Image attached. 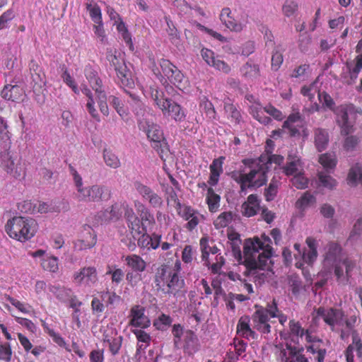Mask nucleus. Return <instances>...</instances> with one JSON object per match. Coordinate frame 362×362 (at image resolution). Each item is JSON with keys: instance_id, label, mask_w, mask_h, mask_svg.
I'll return each mask as SVG.
<instances>
[{"instance_id": "obj_12", "label": "nucleus", "mask_w": 362, "mask_h": 362, "mask_svg": "<svg viewBox=\"0 0 362 362\" xmlns=\"http://www.w3.org/2000/svg\"><path fill=\"white\" fill-rule=\"evenodd\" d=\"M134 187L142 198L147 201L153 208H161L163 205V198L148 186L140 182H136Z\"/></svg>"}, {"instance_id": "obj_52", "label": "nucleus", "mask_w": 362, "mask_h": 362, "mask_svg": "<svg viewBox=\"0 0 362 362\" xmlns=\"http://www.w3.org/2000/svg\"><path fill=\"white\" fill-rule=\"evenodd\" d=\"M165 18L168 25L166 31L170 40L173 43H177L180 37L179 32L174 25L173 21L168 17H165Z\"/></svg>"}, {"instance_id": "obj_17", "label": "nucleus", "mask_w": 362, "mask_h": 362, "mask_svg": "<svg viewBox=\"0 0 362 362\" xmlns=\"http://www.w3.org/2000/svg\"><path fill=\"white\" fill-rule=\"evenodd\" d=\"M337 115V122L341 127V133L348 135L352 132L353 125L349 120V108L345 105H340L335 110Z\"/></svg>"}, {"instance_id": "obj_36", "label": "nucleus", "mask_w": 362, "mask_h": 362, "mask_svg": "<svg viewBox=\"0 0 362 362\" xmlns=\"http://www.w3.org/2000/svg\"><path fill=\"white\" fill-rule=\"evenodd\" d=\"M96 243V235L89 232L86 238L78 240L75 243V247L79 250L93 247Z\"/></svg>"}, {"instance_id": "obj_40", "label": "nucleus", "mask_w": 362, "mask_h": 362, "mask_svg": "<svg viewBox=\"0 0 362 362\" xmlns=\"http://www.w3.org/2000/svg\"><path fill=\"white\" fill-rule=\"evenodd\" d=\"M151 95L160 109L165 108V103L170 100L165 98L163 92L157 87H151Z\"/></svg>"}, {"instance_id": "obj_46", "label": "nucleus", "mask_w": 362, "mask_h": 362, "mask_svg": "<svg viewBox=\"0 0 362 362\" xmlns=\"http://www.w3.org/2000/svg\"><path fill=\"white\" fill-rule=\"evenodd\" d=\"M43 269L51 272H56L58 269V259L55 257H43L41 262Z\"/></svg>"}, {"instance_id": "obj_22", "label": "nucleus", "mask_w": 362, "mask_h": 362, "mask_svg": "<svg viewBox=\"0 0 362 362\" xmlns=\"http://www.w3.org/2000/svg\"><path fill=\"white\" fill-rule=\"evenodd\" d=\"M303 165L300 158L296 155L289 153L287 158V163L283 167V171L286 175H294L303 171Z\"/></svg>"}, {"instance_id": "obj_27", "label": "nucleus", "mask_w": 362, "mask_h": 362, "mask_svg": "<svg viewBox=\"0 0 362 362\" xmlns=\"http://www.w3.org/2000/svg\"><path fill=\"white\" fill-rule=\"evenodd\" d=\"M124 261L127 266L132 271L143 272L147 267L146 262L138 255H129L125 257Z\"/></svg>"}, {"instance_id": "obj_34", "label": "nucleus", "mask_w": 362, "mask_h": 362, "mask_svg": "<svg viewBox=\"0 0 362 362\" xmlns=\"http://www.w3.org/2000/svg\"><path fill=\"white\" fill-rule=\"evenodd\" d=\"M169 269L165 265H161L157 269L155 274V284L158 291H160L163 293V288H165V284H166V279H168V274Z\"/></svg>"}, {"instance_id": "obj_31", "label": "nucleus", "mask_w": 362, "mask_h": 362, "mask_svg": "<svg viewBox=\"0 0 362 362\" xmlns=\"http://www.w3.org/2000/svg\"><path fill=\"white\" fill-rule=\"evenodd\" d=\"M250 320L248 317L245 316L240 317L237 325V333L245 338L255 339L256 337L255 332L251 329L249 325Z\"/></svg>"}, {"instance_id": "obj_63", "label": "nucleus", "mask_w": 362, "mask_h": 362, "mask_svg": "<svg viewBox=\"0 0 362 362\" xmlns=\"http://www.w3.org/2000/svg\"><path fill=\"white\" fill-rule=\"evenodd\" d=\"M137 244L138 246L141 248H147L150 249V242L151 241L150 238V235L146 233V230L141 233L140 235H138Z\"/></svg>"}, {"instance_id": "obj_24", "label": "nucleus", "mask_w": 362, "mask_h": 362, "mask_svg": "<svg viewBox=\"0 0 362 362\" xmlns=\"http://www.w3.org/2000/svg\"><path fill=\"white\" fill-rule=\"evenodd\" d=\"M225 160L224 156H220L213 160L209 166L211 175L208 181L211 186L216 185L219 180L221 174L223 173V164Z\"/></svg>"}, {"instance_id": "obj_29", "label": "nucleus", "mask_w": 362, "mask_h": 362, "mask_svg": "<svg viewBox=\"0 0 362 362\" xmlns=\"http://www.w3.org/2000/svg\"><path fill=\"white\" fill-rule=\"evenodd\" d=\"M199 347L200 344L197 335L191 330L187 331L185 336V351L189 355H192L199 349Z\"/></svg>"}, {"instance_id": "obj_28", "label": "nucleus", "mask_w": 362, "mask_h": 362, "mask_svg": "<svg viewBox=\"0 0 362 362\" xmlns=\"http://www.w3.org/2000/svg\"><path fill=\"white\" fill-rule=\"evenodd\" d=\"M340 265L343 269V276L337 278V281L343 283H348L352 276V272L356 268V263L353 259L345 256L340 261Z\"/></svg>"}, {"instance_id": "obj_2", "label": "nucleus", "mask_w": 362, "mask_h": 362, "mask_svg": "<svg viewBox=\"0 0 362 362\" xmlns=\"http://www.w3.org/2000/svg\"><path fill=\"white\" fill-rule=\"evenodd\" d=\"M264 159L259 157L257 161H252L251 170L248 173H235L232 177L240 185V191L245 192L247 189L259 187L267 182V173L269 168L264 164Z\"/></svg>"}, {"instance_id": "obj_64", "label": "nucleus", "mask_w": 362, "mask_h": 362, "mask_svg": "<svg viewBox=\"0 0 362 362\" xmlns=\"http://www.w3.org/2000/svg\"><path fill=\"white\" fill-rule=\"evenodd\" d=\"M320 212L326 218H332L334 214V208L329 204H324L320 208Z\"/></svg>"}, {"instance_id": "obj_53", "label": "nucleus", "mask_w": 362, "mask_h": 362, "mask_svg": "<svg viewBox=\"0 0 362 362\" xmlns=\"http://www.w3.org/2000/svg\"><path fill=\"white\" fill-rule=\"evenodd\" d=\"M279 187V182L274 179L271 180L269 187L265 189L264 196L267 201H272L276 195Z\"/></svg>"}, {"instance_id": "obj_5", "label": "nucleus", "mask_w": 362, "mask_h": 362, "mask_svg": "<svg viewBox=\"0 0 362 362\" xmlns=\"http://www.w3.org/2000/svg\"><path fill=\"white\" fill-rule=\"evenodd\" d=\"M159 65L163 72V74L159 71L157 74L160 81L163 84H165L169 81L170 83L180 87L184 78V76L177 67L173 64L169 60L165 59H161L159 61ZM154 74H156L155 71Z\"/></svg>"}, {"instance_id": "obj_56", "label": "nucleus", "mask_w": 362, "mask_h": 362, "mask_svg": "<svg viewBox=\"0 0 362 362\" xmlns=\"http://www.w3.org/2000/svg\"><path fill=\"white\" fill-rule=\"evenodd\" d=\"M141 273V272H136L132 270L127 273L126 280L131 286L134 287L142 281Z\"/></svg>"}, {"instance_id": "obj_41", "label": "nucleus", "mask_w": 362, "mask_h": 362, "mask_svg": "<svg viewBox=\"0 0 362 362\" xmlns=\"http://www.w3.org/2000/svg\"><path fill=\"white\" fill-rule=\"evenodd\" d=\"M315 202V197L313 194H311L309 192H305L297 200L296 203V206L300 210H304L305 209L311 206Z\"/></svg>"}, {"instance_id": "obj_16", "label": "nucleus", "mask_w": 362, "mask_h": 362, "mask_svg": "<svg viewBox=\"0 0 362 362\" xmlns=\"http://www.w3.org/2000/svg\"><path fill=\"white\" fill-rule=\"evenodd\" d=\"M352 343L348 346L345 351L346 362H354V351H356L357 357L362 362V339L356 330L351 332Z\"/></svg>"}, {"instance_id": "obj_47", "label": "nucleus", "mask_w": 362, "mask_h": 362, "mask_svg": "<svg viewBox=\"0 0 362 362\" xmlns=\"http://www.w3.org/2000/svg\"><path fill=\"white\" fill-rule=\"evenodd\" d=\"M105 343H107L109 345V349L112 355H116L118 354L122 343V337H112L111 339L105 337L103 339Z\"/></svg>"}, {"instance_id": "obj_50", "label": "nucleus", "mask_w": 362, "mask_h": 362, "mask_svg": "<svg viewBox=\"0 0 362 362\" xmlns=\"http://www.w3.org/2000/svg\"><path fill=\"white\" fill-rule=\"evenodd\" d=\"M319 162L325 168H333L336 165L337 159L335 155L326 153L320 156Z\"/></svg>"}, {"instance_id": "obj_3", "label": "nucleus", "mask_w": 362, "mask_h": 362, "mask_svg": "<svg viewBox=\"0 0 362 362\" xmlns=\"http://www.w3.org/2000/svg\"><path fill=\"white\" fill-rule=\"evenodd\" d=\"M5 228L11 238L21 242H25L35 235L37 223L31 218L15 216L7 221Z\"/></svg>"}, {"instance_id": "obj_60", "label": "nucleus", "mask_w": 362, "mask_h": 362, "mask_svg": "<svg viewBox=\"0 0 362 362\" xmlns=\"http://www.w3.org/2000/svg\"><path fill=\"white\" fill-rule=\"evenodd\" d=\"M319 180L322 186L329 189L334 188L337 185V182L330 175H325L322 173H319Z\"/></svg>"}, {"instance_id": "obj_10", "label": "nucleus", "mask_w": 362, "mask_h": 362, "mask_svg": "<svg viewBox=\"0 0 362 362\" xmlns=\"http://www.w3.org/2000/svg\"><path fill=\"white\" fill-rule=\"evenodd\" d=\"M315 312L316 316L315 318H322L325 322L331 327L332 331L334 330L336 325L341 326L344 325V313L339 309L320 307Z\"/></svg>"}, {"instance_id": "obj_13", "label": "nucleus", "mask_w": 362, "mask_h": 362, "mask_svg": "<svg viewBox=\"0 0 362 362\" xmlns=\"http://www.w3.org/2000/svg\"><path fill=\"white\" fill-rule=\"evenodd\" d=\"M73 277L77 284L84 282L89 287L95 284L98 280L97 270L94 267H83L79 272H75Z\"/></svg>"}, {"instance_id": "obj_8", "label": "nucleus", "mask_w": 362, "mask_h": 362, "mask_svg": "<svg viewBox=\"0 0 362 362\" xmlns=\"http://www.w3.org/2000/svg\"><path fill=\"white\" fill-rule=\"evenodd\" d=\"M107 198L110 196V191L104 185H93L79 189L78 199L83 202H102L105 196Z\"/></svg>"}, {"instance_id": "obj_15", "label": "nucleus", "mask_w": 362, "mask_h": 362, "mask_svg": "<svg viewBox=\"0 0 362 362\" xmlns=\"http://www.w3.org/2000/svg\"><path fill=\"white\" fill-rule=\"evenodd\" d=\"M269 318L267 308L262 307L257 308L252 315L254 328L263 334L269 333L271 331V326L268 322Z\"/></svg>"}, {"instance_id": "obj_62", "label": "nucleus", "mask_w": 362, "mask_h": 362, "mask_svg": "<svg viewBox=\"0 0 362 362\" xmlns=\"http://www.w3.org/2000/svg\"><path fill=\"white\" fill-rule=\"evenodd\" d=\"M106 274H111L112 275V281L113 283L118 284L122 281L124 274V272L122 271V269H121L115 268L114 270H112L109 267V269L107 272Z\"/></svg>"}, {"instance_id": "obj_32", "label": "nucleus", "mask_w": 362, "mask_h": 362, "mask_svg": "<svg viewBox=\"0 0 362 362\" xmlns=\"http://www.w3.org/2000/svg\"><path fill=\"white\" fill-rule=\"evenodd\" d=\"M243 76L247 79H255L260 76V70L258 64L252 61L246 62L240 69Z\"/></svg>"}, {"instance_id": "obj_45", "label": "nucleus", "mask_w": 362, "mask_h": 362, "mask_svg": "<svg viewBox=\"0 0 362 362\" xmlns=\"http://www.w3.org/2000/svg\"><path fill=\"white\" fill-rule=\"evenodd\" d=\"M298 10V4L293 0H286L283 6L282 12L286 17L296 16Z\"/></svg>"}, {"instance_id": "obj_35", "label": "nucleus", "mask_w": 362, "mask_h": 362, "mask_svg": "<svg viewBox=\"0 0 362 362\" xmlns=\"http://www.w3.org/2000/svg\"><path fill=\"white\" fill-rule=\"evenodd\" d=\"M103 160L105 164L113 169L120 167L121 163L117 156L110 149L103 150Z\"/></svg>"}, {"instance_id": "obj_7", "label": "nucleus", "mask_w": 362, "mask_h": 362, "mask_svg": "<svg viewBox=\"0 0 362 362\" xmlns=\"http://www.w3.org/2000/svg\"><path fill=\"white\" fill-rule=\"evenodd\" d=\"M344 257L341 247L338 243L332 242L328 244L325 263L334 267V274L339 279L343 276V269L340 265V261Z\"/></svg>"}, {"instance_id": "obj_30", "label": "nucleus", "mask_w": 362, "mask_h": 362, "mask_svg": "<svg viewBox=\"0 0 362 362\" xmlns=\"http://www.w3.org/2000/svg\"><path fill=\"white\" fill-rule=\"evenodd\" d=\"M31 86L35 94L37 96L44 95L47 83L45 73L31 75Z\"/></svg>"}, {"instance_id": "obj_54", "label": "nucleus", "mask_w": 362, "mask_h": 362, "mask_svg": "<svg viewBox=\"0 0 362 362\" xmlns=\"http://www.w3.org/2000/svg\"><path fill=\"white\" fill-rule=\"evenodd\" d=\"M0 142L4 144L5 148L9 146L10 136L7 130V125L1 117H0Z\"/></svg>"}, {"instance_id": "obj_11", "label": "nucleus", "mask_w": 362, "mask_h": 362, "mask_svg": "<svg viewBox=\"0 0 362 362\" xmlns=\"http://www.w3.org/2000/svg\"><path fill=\"white\" fill-rule=\"evenodd\" d=\"M180 269V262L178 261L175 262L173 269H169L166 286L163 288V293L175 296L177 291L184 286V279L178 275Z\"/></svg>"}, {"instance_id": "obj_1", "label": "nucleus", "mask_w": 362, "mask_h": 362, "mask_svg": "<svg viewBox=\"0 0 362 362\" xmlns=\"http://www.w3.org/2000/svg\"><path fill=\"white\" fill-rule=\"evenodd\" d=\"M245 276H251L255 282L262 284L269 276L272 247L259 238L247 239L243 247Z\"/></svg>"}, {"instance_id": "obj_19", "label": "nucleus", "mask_w": 362, "mask_h": 362, "mask_svg": "<svg viewBox=\"0 0 362 362\" xmlns=\"http://www.w3.org/2000/svg\"><path fill=\"white\" fill-rule=\"evenodd\" d=\"M131 320L129 325L134 327L146 328L149 326L150 320L144 315V309L139 306H134L131 309Z\"/></svg>"}, {"instance_id": "obj_38", "label": "nucleus", "mask_w": 362, "mask_h": 362, "mask_svg": "<svg viewBox=\"0 0 362 362\" xmlns=\"http://www.w3.org/2000/svg\"><path fill=\"white\" fill-rule=\"evenodd\" d=\"M127 223L134 239H136V236L140 235L146 231V228L144 226V224H141V221L139 217L136 218L135 220L133 219L127 221Z\"/></svg>"}, {"instance_id": "obj_25", "label": "nucleus", "mask_w": 362, "mask_h": 362, "mask_svg": "<svg viewBox=\"0 0 362 362\" xmlns=\"http://www.w3.org/2000/svg\"><path fill=\"white\" fill-rule=\"evenodd\" d=\"M122 202H116L109 209L98 213V217L102 221H107L113 218L118 219L122 214Z\"/></svg>"}, {"instance_id": "obj_61", "label": "nucleus", "mask_w": 362, "mask_h": 362, "mask_svg": "<svg viewBox=\"0 0 362 362\" xmlns=\"http://www.w3.org/2000/svg\"><path fill=\"white\" fill-rule=\"evenodd\" d=\"M122 213L124 212V216L127 222L133 219L135 220L136 218H138L133 209L130 207L126 201H122Z\"/></svg>"}, {"instance_id": "obj_6", "label": "nucleus", "mask_w": 362, "mask_h": 362, "mask_svg": "<svg viewBox=\"0 0 362 362\" xmlns=\"http://www.w3.org/2000/svg\"><path fill=\"white\" fill-rule=\"evenodd\" d=\"M0 168L8 175L16 179L23 177L25 175V170L21 163L16 160L7 150L0 152Z\"/></svg>"}, {"instance_id": "obj_26", "label": "nucleus", "mask_w": 362, "mask_h": 362, "mask_svg": "<svg viewBox=\"0 0 362 362\" xmlns=\"http://www.w3.org/2000/svg\"><path fill=\"white\" fill-rule=\"evenodd\" d=\"M305 243L308 247V250H303L302 253V258L306 263L313 264L317 257V243L315 238L313 237H308Z\"/></svg>"}, {"instance_id": "obj_59", "label": "nucleus", "mask_w": 362, "mask_h": 362, "mask_svg": "<svg viewBox=\"0 0 362 362\" xmlns=\"http://www.w3.org/2000/svg\"><path fill=\"white\" fill-rule=\"evenodd\" d=\"M15 17L14 11L8 9L0 16V30L7 28L8 23Z\"/></svg>"}, {"instance_id": "obj_23", "label": "nucleus", "mask_w": 362, "mask_h": 362, "mask_svg": "<svg viewBox=\"0 0 362 362\" xmlns=\"http://www.w3.org/2000/svg\"><path fill=\"white\" fill-rule=\"evenodd\" d=\"M23 94L24 91L23 88L17 85H6L1 93L3 98L13 102L22 100Z\"/></svg>"}, {"instance_id": "obj_21", "label": "nucleus", "mask_w": 362, "mask_h": 362, "mask_svg": "<svg viewBox=\"0 0 362 362\" xmlns=\"http://www.w3.org/2000/svg\"><path fill=\"white\" fill-rule=\"evenodd\" d=\"M314 144L317 151H325L329 142V134L326 129L317 127L313 130Z\"/></svg>"}, {"instance_id": "obj_18", "label": "nucleus", "mask_w": 362, "mask_h": 362, "mask_svg": "<svg viewBox=\"0 0 362 362\" xmlns=\"http://www.w3.org/2000/svg\"><path fill=\"white\" fill-rule=\"evenodd\" d=\"M165 117H171L176 122H181L185 117L182 107L177 103L169 100L165 105V108L160 109Z\"/></svg>"}, {"instance_id": "obj_39", "label": "nucleus", "mask_w": 362, "mask_h": 362, "mask_svg": "<svg viewBox=\"0 0 362 362\" xmlns=\"http://www.w3.org/2000/svg\"><path fill=\"white\" fill-rule=\"evenodd\" d=\"M49 291L54 293L60 300H67L71 297L72 291L71 289L59 286H51Z\"/></svg>"}, {"instance_id": "obj_49", "label": "nucleus", "mask_w": 362, "mask_h": 362, "mask_svg": "<svg viewBox=\"0 0 362 362\" xmlns=\"http://www.w3.org/2000/svg\"><path fill=\"white\" fill-rule=\"evenodd\" d=\"M169 315L161 314L153 322V326L158 330H166L172 323Z\"/></svg>"}, {"instance_id": "obj_9", "label": "nucleus", "mask_w": 362, "mask_h": 362, "mask_svg": "<svg viewBox=\"0 0 362 362\" xmlns=\"http://www.w3.org/2000/svg\"><path fill=\"white\" fill-rule=\"evenodd\" d=\"M107 59L112 66H114L121 86L132 88L134 86V81L132 77V72L127 69L125 63L117 57L115 54H110Z\"/></svg>"}, {"instance_id": "obj_43", "label": "nucleus", "mask_w": 362, "mask_h": 362, "mask_svg": "<svg viewBox=\"0 0 362 362\" xmlns=\"http://www.w3.org/2000/svg\"><path fill=\"white\" fill-rule=\"evenodd\" d=\"M224 110L225 112L228 115V117H230L231 122H235V124H239L240 122L242 119L241 114L234 105L229 103H225Z\"/></svg>"}, {"instance_id": "obj_14", "label": "nucleus", "mask_w": 362, "mask_h": 362, "mask_svg": "<svg viewBox=\"0 0 362 362\" xmlns=\"http://www.w3.org/2000/svg\"><path fill=\"white\" fill-rule=\"evenodd\" d=\"M201 55L206 63L215 68L218 71H221L225 74L230 71V66L219 57H216L214 52L209 49L203 48L201 50Z\"/></svg>"}, {"instance_id": "obj_37", "label": "nucleus", "mask_w": 362, "mask_h": 362, "mask_svg": "<svg viewBox=\"0 0 362 362\" xmlns=\"http://www.w3.org/2000/svg\"><path fill=\"white\" fill-rule=\"evenodd\" d=\"M220 196L216 194L211 187L207 190L206 202L211 212H215L220 206Z\"/></svg>"}, {"instance_id": "obj_51", "label": "nucleus", "mask_w": 362, "mask_h": 362, "mask_svg": "<svg viewBox=\"0 0 362 362\" xmlns=\"http://www.w3.org/2000/svg\"><path fill=\"white\" fill-rule=\"evenodd\" d=\"M200 108L209 119H215L216 111L214 105L208 99L204 98L200 103Z\"/></svg>"}, {"instance_id": "obj_48", "label": "nucleus", "mask_w": 362, "mask_h": 362, "mask_svg": "<svg viewBox=\"0 0 362 362\" xmlns=\"http://www.w3.org/2000/svg\"><path fill=\"white\" fill-rule=\"evenodd\" d=\"M95 94L100 112L104 115L107 116L109 115V108L107 104V95L105 90L98 91Z\"/></svg>"}, {"instance_id": "obj_42", "label": "nucleus", "mask_w": 362, "mask_h": 362, "mask_svg": "<svg viewBox=\"0 0 362 362\" xmlns=\"http://www.w3.org/2000/svg\"><path fill=\"white\" fill-rule=\"evenodd\" d=\"M233 220V213L226 211L221 213L214 221V227L216 229L223 228L229 225Z\"/></svg>"}, {"instance_id": "obj_44", "label": "nucleus", "mask_w": 362, "mask_h": 362, "mask_svg": "<svg viewBox=\"0 0 362 362\" xmlns=\"http://www.w3.org/2000/svg\"><path fill=\"white\" fill-rule=\"evenodd\" d=\"M348 182L349 185H356L357 182L362 185V170L358 165L352 167L348 174Z\"/></svg>"}, {"instance_id": "obj_33", "label": "nucleus", "mask_w": 362, "mask_h": 362, "mask_svg": "<svg viewBox=\"0 0 362 362\" xmlns=\"http://www.w3.org/2000/svg\"><path fill=\"white\" fill-rule=\"evenodd\" d=\"M85 72L87 80L95 93L105 90L103 86L102 80L98 76V74L95 71L89 67L86 69Z\"/></svg>"}, {"instance_id": "obj_4", "label": "nucleus", "mask_w": 362, "mask_h": 362, "mask_svg": "<svg viewBox=\"0 0 362 362\" xmlns=\"http://www.w3.org/2000/svg\"><path fill=\"white\" fill-rule=\"evenodd\" d=\"M140 129H143L150 139L151 146L158 152L161 159H164L168 151L163 131L160 127L153 122L149 121L141 122L139 124Z\"/></svg>"}, {"instance_id": "obj_58", "label": "nucleus", "mask_w": 362, "mask_h": 362, "mask_svg": "<svg viewBox=\"0 0 362 362\" xmlns=\"http://www.w3.org/2000/svg\"><path fill=\"white\" fill-rule=\"evenodd\" d=\"M318 92H320V90L317 89L315 83L310 84L309 86H304L300 90L301 94L308 97L310 101H313L315 95L316 93L318 94Z\"/></svg>"}, {"instance_id": "obj_55", "label": "nucleus", "mask_w": 362, "mask_h": 362, "mask_svg": "<svg viewBox=\"0 0 362 362\" xmlns=\"http://www.w3.org/2000/svg\"><path fill=\"white\" fill-rule=\"evenodd\" d=\"M318 99L320 103H322L324 107L329 108V110H334V102L332 97L326 92H318Z\"/></svg>"}, {"instance_id": "obj_20", "label": "nucleus", "mask_w": 362, "mask_h": 362, "mask_svg": "<svg viewBox=\"0 0 362 362\" xmlns=\"http://www.w3.org/2000/svg\"><path fill=\"white\" fill-rule=\"evenodd\" d=\"M230 14L231 11L229 8H223L220 15L221 22L231 31L240 32L245 27V24L238 22Z\"/></svg>"}, {"instance_id": "obj_57", "label": "nucleus", "mask_w": 362, "mask_h": 362, "mask_svg": "<svg viewBox=\"0 0 362 362\" xmlns=\"http://www.w3.org/2000/svg\"><path fill=\"white\" fill-rule=\"evenodd\" d=\"M291 182L293 186L298 189H305L308 187V180L305 177L302 172L299 174H296L291 179Z\"/></svg>"}]
</instances>
